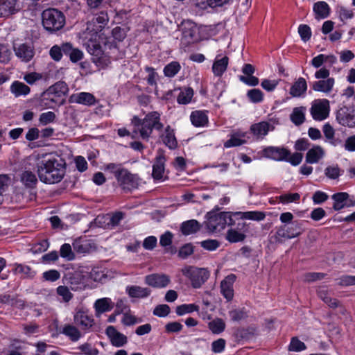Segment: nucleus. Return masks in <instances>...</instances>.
Returning <instances> with one entry per match:
<instances>
[{"label":"nucleus","mask_w":355,"mask_h":355,"mask_svg":"<svg viewBox=\"0 0 355 355\" xmlns=\"http://www.w3.org/2000/svg\"><path fill=\"white\" fill-rule=\"evenodd\" d=\"M109 21L107 14L101 12L87 24V28L81 35L83 45L86 46L87 51L93 56V62L95 64L103 68L110 63V58L102 49V45H107V39L102 33L103 28Z\"/></svg>","instance_id":"f257e3e1"},{"label":"nucleus","mask_w":355,"mask_h":355,"mask_svg":"<svg viewBox=\"0 0 355 355\" xmlns=\"http://www.w3.org/2000/svg\"><path fill=\"white\" fill-rule=\"evenodd\" d=\"M65 173L62 163L55 157H48L37 164V174L40 180L46 184L59 182Z\"/></svg>","instance_id":"f03ea898"},{"label":"nucleus","mask_w":355,"mask_h":355,"mask_svg":"<svg viewBox=\"0 0 355 355\" xmlns=\"http://www.w3.org/2000/svg\"><path fill=\"white\" fill-rule=\"evenodd\" d=\"M132 123L137 127L140 136L144 139L150 137L153 129L160 130L163 128V124L160 122V114L157 112L148 113L142 121L134 117Z\"/></svg>","instance_id":"7ed1b4c3"},{"label":"nucleus","mask_w":355,"mask_h":355,"mask_svg":"<svg viewBox=\"0 0 355 355\" xmlns=\"http://www.w3.org/2000/svg\"><path fill=\"white\" fill-rule=\"evenodd\" d=\"M232 223V216L229 212L210 211L206 215L205 225L211 233H219Z\"/></svg>","instance_id":"20e7f679"},{"label":"nucleus","mask_w":355,"mask_h":355,"mask_svg":"<svg viewBox=\"0 0 355 355\" xmlns=\"http://www.w3.org/2000/svg\"><path fill=\"white\" fill-rule=\"evenodd\" d=\"M42 18L44 28L49 32L59 31L65 24V17L64 14L55 8H49L44 10Z\"/></svg>","instance_id":"39448f33"},{"label":"nucleus","mask_w":355,"mask_h":355,"mask_svg":"<svg viewBox=\"0 0 355 355\" xmlns=\"http://www.w3.org/2000/svg\"><path fill=\"white\" fill-rule=\"evenodd\" d=\"M181 272L195 288H200L209 277V272L207 269L193 266H184L182 268Z\"/></svg>","instance_id":"423d86ee"},{"label":"nucleus","mask_w":355,"mask_h":355,"mask_svg":"<svg viewBox=\"0 0 355 355\" xmlns=\"http://www.w3.org/2000/svg\"><path fill=\"white\" fill-rule=\"evenodd\" d=\"M310 112L313 119L315 121H321L326 119L330 112L329 101L326 98L313 101Z\"/></svg>","instance_id":"0eeeda50"},{"label":"nucleus","mask_w":355,"mask_h":355,"mask_svg":"<svg viewBox=\"0 0 355 355\" xmlns=\"http://www.w3.org/2000/svg\"><path fill=\"white\" fill-rule=\"evenodd\" d=\"M74 323L82 330L88 331L94 324V319L89 315L88 311L84 308H78L73 314Z\"/></svg>","instance_id":"6e6552de"},{"label":"nucleus","mask_w":355,"mask_h":355,"mask_svg":"<svg viewBox=\"0 0 355 355\" xmlns=\"http://www.w3.org/2000/svg\"><path fill=\"white\" fill-rule=\"evenodd\" d=\"M279 123L278 118L271 117L267 121H261L252 125L250 130L257 138H263L268 132L272 131Z\"/></svg>","instance_id":"1a4fd4ad"},{"label":"nucleus","mask_w":355,"mask_h":355,"mask_svg":"<svg viewBox=\"0 0 355 355\" xmlns=\"http://www.w3.org/2000/svg\"><path fill=\"white\" fill-rule=\"evenodd\" d=\"M331 199L334 201L333 209L335 211L355 206L354 198L347 192L336 193L331 196Z\"/></svg>","instance_id":"9d476101"},{"label":"nucleus","mask_w":355,"mask_h":355,"mask_svg":"<svg viewBox=\"0 0 355 355\" xmlns=\"http://www.w3.org/2000/svg\"><path fill=\"white\" fill-rule=\"evenodd\" d=\"M116 180L119 185L125 190L136 189L141 183V180L137 175L130 173L125 168Z\"/></svg>","instance_id":"9b49d317"},{"label":"nucleus","mask_w":355,"mask_h":355,"mask_svg":"<svg viewBox=\"0 0 355 355\" xmlns=\"http://www.w3.org/2000/svg\"><path fill=\"white\" fill-rule=\"evenodd\" d=\"M69 283L73 291H82L90 287L89 274L87 272L77 271L70 277Z\"/></svg>","instance_id":"f8f14e48"},{"label":"nucleus","mask_w":355,"mask_h":355,"mask_svg":"<svg viewBox=\"0 0 355 355\" xmlns=\"http://www.w3.org/2000/svg\"><path fill=\"white\" fill-rule=\"evenodd\" d=\"M171 282V277L164 273H153L145 277V283L155 288H166Z\"/></svg>","instance_id":"ddd939ff"},{"label":"nucleus","mask_w":355,"mask_h":355,"mask_svg":"<svg viewBox=\"0 0 355 355\" xmlns=\"http://www.w3.org/2000/svg\"><path fill=\"white\" fill-rule=\"evenodd\" d=\"M15 55L22 62H29L34 57V47L31 43H16L13 46Z\"/></svg>","instance_id":"4468645a"},{"label":"nucleus","mask_w":355,"mask_h":355,"mask_svg":"<svg viewBox=\"0 0 355 355\" xmlns=\"http://www.w3.org/2000/svg\"><path fill=\"white\" fill-rule=\"evenodd\" d=\"M19 0H0V17H8L21 10Z\"/></svg>","instance_id":"2eb2a0df"},{"label":"nucleus","mask_w":355,"mask_h":355,"mask_svg":"<svg viewBox=\"0 0 355 355\" xmlns=\"http://www.w3.org/2000/svg\"><path fill=\"white\" fill-rule=\"evenodd\" d=\"M111 344L116 347H121L128 342L126 336L119 332L114 327L108 326L105 330Z\"/></svg>","instance_id":"dca6fc26"},{"label":"nucleus","mask_w":355,"mask_h":355,"mask_svg":"<svg viewBox=\"0 0 355 355\" xmlns=\"http://www.w3.org/2000/svg\"><path fill=\"white\" fill-rule=\"evenodd\" d=\"M114 303L110 297L97 299L93 305L96 317H100L102 314L112 310Z\"/></svg>","instance_id":"f3484780"},{"label":"nucleus","mask_w":355,"mask_h":355,"mask_svg":"<svg viewBox=\"0 0 355 355\" xmlns=\"http://www.w3.org/2000/svg\"><path fill=\"white\" fill-rule=\"evenodd\" d=\"M236 280V276L233 274L227 275L220 283V293L228 301H231L234 297L233 285Z\"/></svg>","instance_id":"a211bd4d"},{"label":"nucleus","mask_w":355,"mask_h":355,"mask_svg":"<svg viewBox=\"0 0 355 355\" xmlns=\"http://www.w3.org/2000/svg\"><path fill=\"white\" fill-rule=\"evenodd\" d=\"M61 105L60 100L56 98L48 89L40 97V105L42 108L54 109L55 107Z\"/></svg>","instance_id":"6ab92c4d"},{"label":"nucleus","mask_w":355,"mask_h":355,"mask_svg":"<svg viewBox=\"0 0 355 355\" xmlns=\"http://www.w3.org/2000/svg\"><path fill=\"white\" fill-rule=\"evenodd\" d=\"M264 155L276 161H282L286 159L290 153L284 148L270 146L264 150Z\"/></svg>","instance_id":"aec40b11"},{"label":"nucleus","mask_w":355,"mask_h":355,"mask_svg":"<svg viewBox=\"0 0 355 355\" xmlns=\"http://www.w3.org/2000/svg\"><path fill=\"white\" fill-rule=\"evenodd\" d=\"M69 102L89 106L95 104L96 98L91 93L80 92L72 94L69 97Z\"/></svg>","instance_id":"412c9836"},{"label":"nucleus","mask_w":355,"mask_h":355,"mask_svg":"<svg viewBox=\"0 0 355 355\" xmlns=\"http://www.w3.org/2000/svg\"><path fill=\"white\" fill-rule=\"evenodd\" d=\"M63 53L69 57L70 60L76 63L81 60L84 57L83 52L79 49L75 48L70 43H64L62 45Z\"/></svg>","instance_id":"4be33fe9"},{"label":"nucleus","mask_w":355,"mask_h":355,"mask_svg":"<svg viewBox=\"0 0 355 355\" xmlns=\"http://www.w3.org/2000/svg\"><path fill=\"white\" fill-rule=\"evenodd\" d=\"M335 85V79L334 78H328L327 79L315 81L312 85V89L315 92L329 94Z\"/></svg>","instance_id":"5701e85b"},{"label":"nucleus","mask_w":355,"mask_h":355,"mask_svg":"<svg viewBox=\"0 0 355 355\" xmlns=\"http://www.w3.org/2000/svg\"><path fill=\"white\" fill-rule=\"evenodd\" d=\"M182 27V37L188 42H193L198 40V28L190 21L184 22Z\"/></svg>","instance_id":"b1692460"},{"label":"nucleus","mask_w":355,"mask_h":355,"mask_svg":"<svg viewBox=\"0 0 355 355\" xmlns=\"http://www.w3.org/2000/svg\"><path fill=\"white\" fill-rule=\"evenodd\" d=\"M325 155V151L320 146H315L309 149L306 155V162L309 164H316Z\"/></svg>","instance_id":"393cba45"},{"label":"nucleus","mask_w":355,"mask_h":355,"mask_svg":"<svg viewBox=\"0 0 355 355\" xmlns=\"http://www.w3.org/2000/svg\"><path fill=\"white\" fill-rule=\"evenodd\" d=\"M229 59L227 56L221 57L217 55L212 65V71L214 76L220 77L226 71L228 66Z\"/></svg>","instance_id":"a878e982"},{"label":"nucleus","mask_w":355,"mask_h":355,"mask_svg":"<svg viewBox=\"0 0 355 355\" xmlns=\"http://www.w3.org/2000/svg\"><path fill=\"white\" fill-rule=\"evenodd\" d=\"M246 133L241 131L233 132L230 138L224 143V146L227 148L239 146L246 143Z\"/></svg>","instance_id":"bb28decb"},{"label":"nucleus","mask_w":355,"mask_h":355,"mask_svg":"<svg viewBox=\"0 0 355 355\" xmlns=\"http://www.w3.org/2000/svg\"><path fill=\"white\" fill-rule=\"evenodd\" d=\"M336 61V57L334 55L319 54L311 60V64L314 68L318 69L324 64L332 66Z\"/></svg>","instance_id":"cd10ccee"},{"label":"nucleus","mask_w":355,"mask_h":355,"mask_svg":"<svg viewBox=\"0 0 355 355\" xmlns=\"http://www.w3.org/2000/svg\"><path fill=\"white\" fill-rule=\"evenodd\" d=\"M48 89L51 92L56 98L60 100V103L62 105L65 101V96L68 92V87L65 83L58 82L55 85L49 87Z\"/></svg>","instance_id":"c85d7f7f"},{"label":"nucleus","mask_w":355,"mask_h":355,"mask_svg":"<svg viewBox=\"0 0 355 355\" xmlns=\"http://www.w3.org/2000/svg\"><path fill=\"white\" fill-rule=\"evenodd\" d=\"M234 215L243 220L254 221H261L266 218L265 212L261 211H237Z\"/></svg>","instance_id":"c756f323"},{"label":"nucleus","mask_w":355,"mask_h":355,"mask_svg":"<svg viewBox=\"0 0 355 355\" xmlns=\"http://www.w3.org/2000/svg\"><path fill=\"white\" fill-rule=\"evenodd\" d=\"M165 158L159 155L153 166V177L155 180L162 181L164 179Z\"/></svg>","instance_id":"7c9ffc66"},{"label":"nucleus","mask_w":355,"mask_h":355,"mask_svg":"<svg viewBox=\"0 0 355 355\" xmlns=\"http://www.w3.org/2000/svg\"><path fill=\"white\" fill-rule=\"evenodd\" d=\"M125 291L132 298H144L150 295V290L149 288L139 286H128L126 287Z\"/></svg>","instance_id":"2f4dec72"},{"label":"nucleus","mask_w":355,"mask_h":355,"mask_svg":"<svg viewBox=\"0 0 355 355\" xmlns=\"http://www.w3.org/2000/svg\"><path fill=\"white\" fill-rule=\"evenodd\" d=\"M190 119L196 127H204L208 123L207 112L202 110H196L191 112Z\"/></svg>","instance_id":"473e14b6"},{"label":"nucleus","mask_w":355,"mask_h":355,"mask_svg":"<svg viewBox=\"0 0 355 355\" xmlns=\"http://www.w3.org/2000/svg\"><path fill=\"white\" fill-rule=\"evenodd\" d=\"M307 89L306 81L304 78H299L290 89V94L293 97H300Z\"/></svg>","instance_id":"72a5a7b5"},{"label":"nucleus","mask_w":355,"mask_h":355,"mask_svg":"<svg viewBox=\"0 0 355 355\" xmlns=\"http://www.w3.org/2000/svg\"><path fill=\"white\" fill-rule=\"evenodd\" d=\"M300 234V232H297L295 227L286 225L279 227L276 232L278 238L286 239L295 238L299 236Z\"/></svg>","instance_id":"f704fd0d"},{"label":"nucleus","mask_w":355,"mask_h":355,"mask_svg":"<svg viewBox=\"0 0 355 355\" xmlns=\"http://www.w3.org/2000/svg\"><path fill=\"white\" fill-rule=\"evenodd\" d=\"M318 297L329 307L336 308L339 305V302L329 296V290L326 286H320L318 290Z\"/></svg>","instance_id":"c9c22d12"},{"label":"nucleus","mask_w":355,"mask_h":355,"mask_svg":"<svg viewBox=\"0 0 355 355\" xmlns=\"http://www.w3.org/2000/svg\"><path fill=\"white\" fill-rule=\"evenodd\" d=\"M10 92L15 96H26L30 92V87L19 81H14L10 85Z\"/></svg>","instance_id":"e433bc0d"},{"label":"nucleus","mask_w":355,"mask_h":355,"mask_svg":"<svg viewBox=\"0 0 355 355\" xmlns=\"http://www.w3.org/2000/svg\"><path fill=\"white\" fill-rule=\"evenodd\" d=\"M162 140L164 144L171 149H174L177 146L178 143L174 131L170 126L166 128L164 132L162 135Z\"/></svg>","instance_id":"4c0bfd02"},{"label":"nucleus","mask_w":355,"mask_h":355,"mask_svg":"<svg viewBox=\"0 0 355 355\" xmlns=\"http://www.w3.org/2000/svg\"><path fill=\"white\" fill-rule=\"evenodd\" d=\"M62 333L73 342L78 341L82 336L80 331L72 324L64 325L62 328Z\"/></svg>","instance_id":"58836bf2"},{"label":"nucleus","mask_w":355,"mask_h":355,"mask_svg":"<svg viewBox=\"0 0 355 355\" xmlns=\"http://www.w3.org/2000/svg\"><path fill=\"white\" fill-rule=\"evenodd\" d=\"M20 180L27 188L34 187L37 182V179L35 173L28 170H25L21 173L20 175Z\"/></svg>","instance_id":"ea45409f"},{"label":"nucleus","mask_w":355,"mask_h":355,"mask_svg":"<svg viewBox=\"0 0 355 355\" xmlns=\"http://www.w3.org/2000/svg\"><path fill=\"white\" fill-rule=\"evenodd\" d=\"M313 11L317 19H324L329 16V6L324 1H318L313 5Z\"/></svg>","instance_id":"a19ab883"},{"label":"nucleus","mask_w":355,"mask_h":355,"mask_svg":"<svg viewBox=\"0 0 355 355\" xmlns=\"http://www.w3.org/2000/svg\"><path fill=\"white\" fill-rule=\"evenodd\" d=\"M200 228V223L196 220H189L182 223L181 231L184 235H190L197 232Z\"/></svg>","instance_id":"79ce46f5"},{"label":"nucleus","mask_w":355,"mask_h":355,"mask_svg":"<svg viewBox=\"0 0 355 355\" xmlns=\"http://www.w3.org/2000/svg\"><path fill=\"white\" fill-rule=\"evenodd\" d=\"M306 108L304 107H297L293 110L290 115L291 121L296 125H300L305 120Z\"/></svg>","instance_id":"37998d69"},{"label":"nucleus","mask_w":355,"mask_h":355,"mask_svg":"<svg viewBox=\"0 0 355 355\" xmlns=\"http://www.w3.org/2000/svg\"><path fill=\"white\" fill-rule=\"evenodd\" d=\"M208 328L214 334H220L225 329V322L223 319L216 318L208 322Z\"/></svg>","instance_id":"c03bdc74"},{"label":"nucleus","mask_w":355,"mask_h":355,"mask_svg":"<svg viewBox=\"0 0 355 355\" xmlns=\"http://www.w3.org/2000/svg\"><path fill=\"white\" fill-rule=\"evenodd\" d=\"M193 96V90L191 87H185L180 90L177 101L179 104L186 105L191 102Z\"/></svg>","instance_id":"a18cd8bd"},{"label":"nucleus","mask_w":355,"mask_h":355,"mask_svg":"<svg viewBox=\"0 0 355 355\" xmlns=\"http://www.w3.org/2000/svg\"><path fill=\"white\" fill-rule=\"evenodd\" d=\"M13 270L15 274L22 277H33L35 274L29 266L23 264L15 263Z\"/></svg>","instance_id":"49530a36"},{"label":"nucleus","mask_w":355,"mask_h":355,"mask_svg":"<svg viewBox=\"0 0 355 355\" xmlns=\"http://www.w3.org/2000/svg\"><path fill=\"white\" fill-rule=\"evenodd\" d=\"M141 322V320L132 314L130 310H128L127 311L123 313L121 323L123 325L132 326L140 323Z\"/></svg>","instance_id":"de8ad7c7"},{"label":"nucleus","mask_w":355,"mask_h":355,"mask_svg":"<svg viewBox=\"0 0 355 355\" xmlns=\"http://www.w3.org/2000/svg\"><path fill=\"white\" fill-rule=\"evenodd\" d=\"M198 311L199 306L195 304H183L176 307V313L178 315H184Z\"/></svg>","instance_id":"09e8293b"},{"label":"nucleus","mask_w":355,"mask_h":355,"mask_svg":"<svg viewBox=\"0 0 355 355\" xmlns=\"http://www.w3.org/2000/svg\"><path fill=\"white\" fill-rule=\"evenodd\" d=\"M89 274V280L95 282H102L107 278V276L102 269L100 268H94Z\"/></svg>","instance_id":"8fccbe9b"},{"label":"nucleus","mask_w":355,"mask_h":355,"mask_svg":"<svg viewBox=\"0 0 355 355\" xmlns=\"http://www.w3.org/2000/svg\"><path fill=\"white\" fill-rule=\"evenodd\" d=\"M324 174L328 178L336 180L341 175V169L338 164H331L325 168Z\"/></svg>","instance_id":"3c124183"},{"label":"nucleus","mask_w":355,"mask_h":355,"mask_svg":"<svg viewBox=\"0 0 355 355\" xmlns=\"http://www.w3.org/2000/svg\"><path fill=\"white\" fill-rule=\"evenodd\" d=\"M180 69V65L178 62H171L168 64L164 69V75L166 77L175 76Z\"/></svg>","instance_id":"603ef678"},{"label":"nucleus","mask_w":355,"mask_h":355,"mask_svg":"<svg viewBox=\"0 0 355 355\" xmlns=\"http://www.w3.org/2000/svg\"><path fill=\"white\" fill-rule=\"evenodd\" d=\"M56 119V115L53 112L48 111L40 115L39 123L42 125H46L53 123Z\"/></svg>","instance_id":"864d4df0"},{"label":"nucleus","mask_w":355,"mask_h":355,"mask_svg":"<svg viewBox=\"0 0 355 355\" xmlns=\"http://www.w3.org/2000/svg\"><path fill=\"white\" fill-rule=\"evenodd\" d=\"M247 96L253 103H261L263 100V94L259 89H250L247 93Z\"/></svg>","instance_id":"5fc2aeb1"},{"label":"nucleus","mask_w":355,"mask_h":355,"mask_svg":"<svg viewBox=\"0 0 355 355\" xmlns=\"http://www.w3.org/2000/svg\"><path fill=\"white\" fill-rule=\"evenodd\" d=\"M245 237L244 234L234 229L229 230L226 236V239L231 243L242 241Z\"/></svg>","instance_id":"6e6d98bb"},{"label":"nucleus","mask_w":355,"mask_h":355,"mask_svg":"<svg viewBox=\"0 0 355 355\" xmlns=\"http://www.w3.org/2000/svg\"><path fill=\"white\" fill-rule=\"evenodd\" d=\"M229 0H206L197 1L196 5L201 8H206L207 6L209 7H216V6H221L223 4L228 2Z\"/></svg>","instance_id":"4d7b16f0"},{"label":"nucleus","mask_w":355,"mask_h":355,"mask_svg":"<svg viewBox=\"0 0 355 355\" xmlns=\"http://www.w3.org/2000/svg\"><path fill=\"white\" fill-rule=\"evenodd\" d=\"M124 169L125 168H123L121 164L114 163H110L104 166V170L113 173L116 180L124 171Z\"/></svg>","instance_id":"13d9d810"},{"label":"nucleus","mask_w":355,"mask_h":355,"mask_svg":"<svg viewBox=\"0 0 355 355\" xmlns=\"http://www.w3.org/2000/svg\"><path fill=\"white\" fill-rule=\"evenodd\" d=\"M58 295L62 297V301L64 302H69L72 297L73 295L70 292L69 289L65 286H59L57 289Z\"/></svg>","instance_id":"bf43d9fd"},{"label":"nucleus","mask_w":355,"mask_h":355,"mask_svg":"<svg viewBox=\"0 0 355 355\" xmlns=\"http://www.w3.org/2000/svg\"><path fill=\"white\" fill-rule=\"evenodd\" d=\"M78 349L81 354L85 355H98L99 354L98 349L88 343L82 344L78 347Z\"/></svg>","instance_id":"052dcab7"},{"label":"nucleus","mask_w":355,"mask_h":355,"mask_svg":"<svg viewBox=\"0 0 355 355\" xmlns=\"http://www.w3.org/2000/svg\"><path fill=\"white\" fill-rule=\"evenodd\" d=\"M279 83V80L278 79H263L261 81V86L267 92H272L276 89Z\"/></svg>","instance_id":"680f3d73"},{"label":"nucleus","mask_w":355,"mask_h":355,"mask_svg":"<svg viewBox=\"0 0 355 355\" xmlns=\"http://www.w3.org/2000/svg\"><path fill=\"white\" fill-rule=\"evenodd\" d=\"M110 214L98 215L94 220V223L96 226L104 229L111 228L109 221Z\"/></svg>","instance_id":"e2e57ef3"},{"label":"nucleus","mask_w":355,"mask_h":355,"mask_svg":"<svg viewBox=\"0 0 355 355\" xmlns=\"http://www.w3.org/2000/svg\"><path fill=\"white\" fill-rule=\"evenodd\" d=\"M226 341L223 338H218L211 343V351L215 354L222 353L225 348Z\"/></svg>","instance_id":"0e129e2a"},{"label":"nucleus","mask_w":355,"mask_h":355,"mask_svg":"<svg viewBox=\"0 0 355 355\" xmlns=\"http://www.w3.org/2000/svg\"><path fill=\"white\" fill-rule=\"evenodd\" d=\"M200 245L207 250L214 251L220 246V243L216 239H207L201 241Z\"/></svg>","instance_id":"69168bd1"},{"label":"nucleus","mask_w":355,"mask_h":355,"mask_svg":"<svg viewBox=\"0 0 355 355\" xmlns=\"http://www.w3.org/2000/svg\"><path fill=\"white\" fill-rule=\"evenodd\" d=\"M306 349L304 343L297 338H293L288 347V349L292 352H300Z\"/></svg>","instance_id":"338daca9"},{"label":"nucleus","mask_w":355,"mask_h":355,"mask_svg":"<svg viewBox=\"0 0 355 355\" xmlns=\"http://www.w3.org/2000/svg\"><path fill=\"white\" fill-rule=\"evenodd\" d=\"M230 316L233 321H239L247 316V312L244 309H236L230 311Z\"/></svg>","instance_id":"774afa93"}]
</instances>
